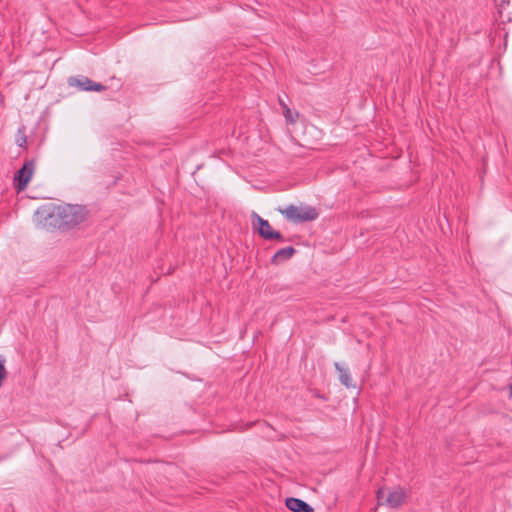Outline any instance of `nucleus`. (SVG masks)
<instances>
[{"mask_svg": "<svg viewBox=\"0 0 512 512\" xmlns=\"http://www.w3.org/2000/svg\"><path fill=\"white\" fill-rule=\"evenodd\" d=\"M443 216H444V218L448 221V215H447V213H446V210H445V209H444V211H443Z\"/></svg>", "mask_w": 512, "mask_h": 512, "instance_id": "nucleus-14", "label": "nucleus"}, {"mask_svg": "<svg viewBox=\"0 0 512 512\" xmlns=\"http://www.w3.org/2000/svg\"><path fill=\"white\" fill-rule=\"evenodd\" d=\"M68 84L71 87H76L81 91H104L106 87L102 85L101 83L95 82L91 80L90 78L79 75V76H72L68 78Z\"/></svg>", "mask_w": 512, "mask_h": 512, "instance_id": "nucleus-6", "label": "nucleus"}, {"mask_svg": "<svg viewBox=\"0 0 512 512\" xmlns=\"http://www.w3.org/2000/svg\"><path fill=\"white\" fill-rule=\"evenodd\" d=\"M313 396L316 398L326 399L324 396H322L318 391H313Z\"/></svg>", "mask_w": 512, "mask_h": 512, "instance_id": "nucleus-13", "label": "nucleus"}, {"mask_svg": "<svg viewBox=\"0 0 512 512\" xmlns=\"http://www.w3.org/2000/svg\"><path fill=\"white\" fill-rule=\"evenodd\" d=\"M376 497L381 505H386L389 508H399L406 499V493L401 487H397L385 496L384 489L380 488L377 490Z\"/></svg>", "mask_w": 512, "mask_h": 512, "instance_id": "nucleus-5", "label": "nucleus"}, {"mask_svg": "<svg viewBox=\"0 0 512 512\" xmlns=\"http://www.w3.org/2000/svg\"><path fill=\"white\" fill-rule=\"evenodd\" d=\"M296 253V249L292 246L279 249L271 258V263L278 265L289 260Z\"/></svg>", "mask_w": 512, "mask_h": 512, "instance_id": "nucleus-8", "label": "nucleus"}, {"mask_svg": "<svg viewBox=\"0 0 512 512\" xmlns=\"http://www.w3.org/2000/svg\"><path fill=\"white\" fill-rule=\"evenodd\" d=\"M285 503L286 507L292 512H314L311 505L299 498L289 497Z\"/></svg>", "mask_w": 512, "mask_h": 512, "instance_id": "nucleus-7", "label": "nucleus"}, {"mask_svg": "<svg viewBox=\"0 0 512 512\" xmlns=\"http://www.w3.org/2000/svg\"><path fill=\"white\" fill-rule=\"evenodd\" d=\"M251 225L254 232H256L264 240L277 242H284V236L277 230H274L268 220L262 218L256 212L251 214Z\"/></svg>", "mask_w": 512, "mask_h": 512, "instance_id": "nucleus-3", "label": "nucleus"}, {"mask_svg": "<svg viewBox=\"0 0 512 512\" xmlns=\"http://www.w3.org/2000/svg\"><path fill=\"white\" fill-rule=\"evenodd\" d=\"M278 211L285 216V218L293 223H303L307 221H314L318 218L319 212L312 206H295L290 204L285 208H279Z\"/></svg>", "mask_w": 512, "mask_h": 512, "instance_id": "nucleus-2", "label": "nucleus"}, {"mask_svg": "<svg viewBox=\"0 0 512 512\" xmlns=\"http://www.w3.org/2000/svg\"><path fill=\"white\" fill-rule=\"evenodd\" d=\"M510 397H512V384L510 385Z\"/></svg>", "mask_w": 512, "mask_h": 512, "instance_id": "nucleus-15", "label": "nucleus"}, {"mask_svg": "<svg viewBox=\"0 0 512 512\" xmlns=\"http://www.w3.org/2000/svg\"><path fill=\"white\" fill-rule=\"evenodd\" d=\"M36 162L35 159L25 160L22 167L14 174V188L20 192L27 188L34 172Z\"/></svg>", "mask_w": 512, "mask_h": 512, "instance_id": "nucleus-4", "label": "nucleus"}, {"mask_svg": "<svg viewBox=\"0 0 512 512\" xmlns=\"http://www.w3.org/2000/svg\"><path fill=\"white\" fill-rule=\"evenodd\" d=\"M7 371L4 365V361L0 360V387L2 386V383L4 379L6 378Z\"/></svg>", "mask_w": 512, "mask_h": 512, "instance_id": "nucleus-12", "label": "nucleus"}, {"mask_svg": "<svg viewBox=\"0 0 512 512\" xmlns=\"http://www.w3.org/2000/svg\"><path fill=\"white\" fill-rule=\"evenodd\" d=\"M15 142L17 143V145L19 147H25L26 146L27 138H26L25 126H21L17 130L16 136H15Z\"/></svg>", "mask_w": 512, "mask_h": 512, "instance_id": "nucleus-11", "label": "nucleus"}, {"mask_svg": "<svg viewBox=\"0 0 512 512\" xmlns=\"http://www.w3.org/2000/svg\"><path fill=\"white\" fill-rule=\"evenodd\" d=\"M278 100L283 110V115L285 117L286 122L289 124H294L299 117V113L297 111H292L280 96L278 97Z\"/></svg>", "mask_w": 512, "mask_h": 512, "instance_id": "nucleus-10", "label": "nucleus"}, {"mask_svg": "<svg viewBox=\"0 0 512 512\" xmlns=\"http://www.w3.org/2000/svg\"><path fill=\"white\" fill-rule=\"evenodd\" d=\"M36 215H40L47 221V224L53 228L65 230L73 228L87 218L88 211L81 205H58L52 209L40 208L36 210Z\"/></svg>", "mask_w": 512, "mask_h": 512, "instance_id": "nucleus-1", "label": "nucleus"}, {"mask_svg": "<svg viewBox=\"0 0 512 512\" xmlns=\"http://www.w3.org/2000/svg\"><path fill=\"white\" fill-rule=\"evenodd\" d=\"M334 367L338 372L339 381L347 388L355 387L352 383V377L348 367L341 365L339 362L334 363Z\"/></svg>", "mask_w": 512, "mask_h": 512, "instance_id": "nucleus-9", "label": "nucleus"}]
</instances>
